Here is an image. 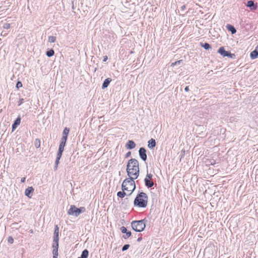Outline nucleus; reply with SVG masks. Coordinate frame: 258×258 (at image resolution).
Masks as SVG:
<instances>
[{
  "label": "nucleus",
  "mask_w": 258,
  "mask_h": 258,
  "mask_svg": "<svg viewBox=\"0 0 258 258\" xmlns=\"http://www.w3.org/2000/svg\"><path fill=\"white\" fill-rule=\"evenodd\" d=\"M141 240V238H139L138 239V241H140Z\"/></svg>",
  "instance_id": "nucleus-42"
},
{
  "label": "nucleus",
  "mask_w": 258,
  "mask_h": 258,
  "mask_svg": "<svg viewBox=\"0 0 258 258\" xmlns=\"http://www.w3.org/2000/svg\"><path fill=\"white\" fill-rule=\"evenodd\" d=\"M69 132H70L69 128H68L67 127H65L63 131L62 136L61 138V140H64L65 141H67Z\"/></svg>",
  "instance_id": "nucleus-12"
},
{
  "label": "nucleus",
  "mask_w": 258,
  "mask_h": 258,
  "mask_svg": "<svg viewBox=\"0 0 258 258\" xmlns=\"http://www.w3.org/2000/svg\"><path fill=\"white\" fill-rule=\"evenodd\" d=\"M202 47H204L206 50H208L211 48V45L208 43H201Z\"/></svg>",
  "instance_id": "nucleus-25"
},
{
  "label": "nucleus",
  "mask_w": 258,
  "mask_h": 258,
  "mask_svg": "<svg viewBox=\"0 0 258 258\" xmlns=\"http://www.w3.org/2000/svg\"><path fill=\"white\" fill-rule=\"evenodd\" d=\"M185 9H186V6L185 5H183V6H182L181 7V11H184Z\"/></svg>",
  "instance_id": "nucleus-39"
},
{
  "label": "nucleus",
  "mask_w": 258,
  "mask_h": 258,
  "mask_svg": "<svg viewBox=\"0 0 258 258\" xmlns=\"http://www.w3.org/2000/svg\"><path fill=\"white\" fill-rule=\"evenodd\" d=\"M126 172L129 177L137 178L139 175V164L138 161L132 158L128 161Z\"/></svg>",
  "instance_id": "nucleus-1"
},
{
  "label": "nucleus",
  "mask_w": 258,
  "mask_h": 258,
  "mask_svg": "<svg viewBox=\"0 0 258 258\" xmlns=\"http://www.w3.org/2000/svg\"><path fill=\"white\" fill-rule=\"evenodd\" d=\"M88 255L89 251L86 249L82 251L81 256L78 258H87L88 257Z\"/></svg>",
  "instance_id": "nucleus-20"
},
{
  "label": "nucleus",
  "mask_w": 258,
  "mask_h": 258,
  "mask_svg": "<svg viewBox=\"0 0 258 258\" xmlns=\"http://www.w3.org/2000/svg\"><path fill=\"white\" fill-rule=\"evenodd\" d=\"M25 179H26L25 177H23L21 178V181L22 182H24L25 181Z\"/></svg>",
  "instance_id": "nucleus-41"
},
{
  "label": "nucleus",
  "mask_w": 258,
  "mask_h": 258,
  "mask_svg": "<svg viewBox=\"0 0 258 258\" xmlns=\"http://www.w3.org/2000/svg\"><path fill=\"white\" fill-rule=\"evenodd\" d=\"M85 211L86 208L84 207L78 208L75 205H71L68 212V214L70 215H73L76 217H78L81 213H83Z\"/></svg>",
  "instance_id": "nucleus-5"
},
{
  "label": "nucleus",
  "mask_w": 258,
  "mask_h": 258,
  "mask_svg": "<svg viewBox=\"0 0 258 258\" xmlns=\"http://www.w3.org/2000/svg\"><path fill=\"white\" fill-rule=\"evenodd\" d=\"M55 40L56 37L54 36H51L48 37V41L50 43H53L55 41Z\"/></svg>",
  "instance_id": "nucleus-29"
},
{
  "label": "nucleus",
  "mask_w": 258,
  "mask_h": 258,
  "mask_svg": "<svg viewBox=\"0 0 258 258\" xmlns=\"http://www.w3.org/2000/svg\"><path fill=\"white\" fill-rule=\"evenodd\" d=\"M29 232H30V233H32V230H30Z\"/></svg>",
  "instance_id": "nucleus-44"
},
{
  "label": "nucleus",
  "mask_w": 258,
  "mask_h": 258,
  "mask_svg": "<svg viewBox=\"0 0 258 258\" xmlns=\"http://www.w3.org/2000/svg\"><path fill=\"white\" fill-rule=\"evenodd\" d=\"M145 184L146 187L148 188H151L153 187L154 185V182L152 179H149L148 178H145L144 179Z\"/></svg>",
  "instance_id": "nucleus-11"
},
{
  "label": "nucleus",
  "mask_w": 258,
  "mask_h": 258,
  "mask_svg": "<svg viewBox=\"0 0 258 258\" xmlns=\"http://www.w3.org/2000/svg\"><path fill=\"white\" fill-rule=\"evenodd\" d=\"M148 197L147 195L144 192H141L139 193L134 201L135 206L140 208H145L147 207L148 203Z\"/></svg>",
  "instance_id": "nucleus-3"
},
{
  "label": "nucleus",
  "mask_w": 258,
  "mask_h": 258,
  "mask_svg": "<svg viewBox=\"0 0 258 258\" xmlns=\"http://www.w3.org/2000/svg\"><path fill=\"white\" fill-rule=\"evenodd\" d=\"M218 52L224 57L227 56L230 58H232L233 56L234 55V54L231 53L230 52L226 51L223 47H220L218 50Z\"/></svg>",
  "instance_id": "nucleus-6"
},
{
  "label": "nucleus",
  "mask_w": 258,
  "mask_h": 258,
  "mask_svg": "<svg viewBox=\"0 0 258 258\" xmlns=\"http://www.w3.org/2000/svg\"><path fill=\"white\" fill-rule=\"evenodd\" d=\"M66 142L67 141H65L64 140H60V143L59 145L57 155H59V156H62V154L64 150V147L66 145Z\"/></svg>",
  "instance_id": "nucleus-9"
},
{
  "label": "nucleus",
  "mask_w": 258,
  "mask_h": 258,
  "mask_svg": "<svg viewBox=\"0 0 258 258\" xmlns=\"http://www.w3.org/2000/svg\"><path fill=\"white\" fill-rule=\"evenodd\" d=\"M3 27L4 29H8L10 28V24L8 23H5L3 24Z\"/></svg>",
  "instance_id": "nucleus-31"
},
{
  "label": "nucleus",
  "mask_w": 258,
  "mask_h": 258,
  "mask_svg": "<svg viewBox=\"0 0 258 258\" xmlns=\"http://www.w3.org/2000/svg\"><path fill=\"white\" fill-rule=\"evenodd\" d=\"M111 81L112 80L111 78H108L106 79L103 83L102 89H104L106 88L108 86L109 84H110Z\"/></svg>",
  "instance_id": "nucleus-16"
},
{
  "label": "nucleus",
  "mask_w": 258,
  "mask_h": 258,
  "mask_svg": "<svg viewBox=\"0 0 258 258\" xmlns=\"http://www.w3.org/2000/svg\"><path fill=\"white\" fill-rule=\"evenodd\" d=\"M148 147L150 148V149H152L154 147H155L156 146V141L154 139H151L149 141H148Z\"/></svg>",
  "instance_id": "nucleus-17"
},
{
  "label": "nucleus",
  "mask_w": 258,
  "mask_h": 258,
  "mask_svg": "<svg viewBox=\"0 0 258 258\" xmlns=\"http://www.w3.org/2000/svg\"><path fill=\"white\" fill-rule=\"evenodd\" d=\"M58 241H59V236L53 235L52 248L57 249L58 248Z\"/></svg>",
  "instance_id": "nucleus-10"
},
{
  "label": "nucleus",
  "mask_w": 258,
  "mask_h": 258,
  "mask_svg": "<svg viewBox=\"0 0 258 258\" xmlns=\"http://www.w3.org/2000/svg\"><path fill=\"white\" fill-rule=\"evenodd\" d=\"M120 230L122 233L125 234L122 236V237L124 239H127V238H129L132 235L131 232L130 231H128L127 230L126 228L124 226L121 227L120 228Z\"/></svg>",
  "instance_id": "nucleus-8"
},
{
  "label": "nucleus",
  "mask_w": 258,
  "mask_h": 258,
  "mask_svg": "<svg viewBox=\"0 0 258 258\" xmlns=\"http://www.w3.org/2000/svg\"><path fill=\"white\" fill-rule=\"evenodd\" d=\"M52 253H53V258H57V256L58 254V249H53Z\"/></svg>",
  "instance_id": "nucleus-26"
},
{
  "label": "nucleus",
  "mask_w": 258,
  "mask_h": 258,
  "mask_svg": "<svg viewBox=\"0 0 258 258\" xmlns=\"http://www.w3.org/2000/svg\"><path fill=\"white\" fill-rule=\"evenodd\" d=\"M184 90L186 92H188L189 91V88H188V86H186L185 88H184Z\"/></svg>",
  "instance_id": "nucleus-40"
},
{
  "label": "nucleus",
  "mask_w": 258,
  "mask_h": 258,
  "mask_svg": "<svg viewBox=\"0 0 258 258\" xmlns=\"http://www.w3.org/2000/svg\"><path fill=\"white\" fill-rule=\"evenodd\" d=\"M246 6L251 10H255L257 8L256 4H255L254 2L252 1H248L247 3Z\"/></svg>",
  "instance_id": "nucleus-13"
},
{
  "label": "nucleus",
  "mask_w": 258,
  "mask_h": 258,
  "mask_svg": "<svg viewBox=\"0 0 258 258\" xmlns=\"http://www.w3.org/2000/svg\"><path fill=\"white\" fill-rule=\"evenodd\" d=\"M250 56L251 59H254L258 57V51L256 49H255L253 51H252L250 54Z\"/></svg>",
  "instance_id": "nucleus-19"
},
{
  "label": "nucleus",
  "mask_w": 258,
  "mask_h": 258,
  "mask_svg": "<svg viewBox=\"0 0 258 258\" xmlns=\"http://www.w3.org/2000/svg\"><path fill=\"white\" fill-rule=\"evenodd\" d=\"M20 117H17L12 125V131H14L18 127V126L20 124Z\"/></svg>",
  "instance_id": "nucleus-15"
},
{
  "label": "nucleus",
  "mask_w": 258,
  "mask_h": 258,
  "mask_svg": "<svg viewBox=\"0 0 258 258\" xmlns=\"http://www.w3.org/2000/svg\"><path fill=\"white\" fill-rule=\"evenodd\" d=\"M125 191H120L117 193V196L121 198H124L126 195L127 196L128 194L125 192Z\"/></svg>",
  "instance_id": "nucleus-21"
},
{
  "label": "nucleus",
  "mask_w": 258,
  "mask_h": 258,
  "mask_svg": "<svg viewBox=\"0 0 258 258\" xmlns=\"http://www.w3.org/2000/svg\"><path fill=\"white\" fill-rule=\"evenodd\" d=\"M32 191V186L28 187L25 190V195L28 196L29 198L31 197V196H30L31 192Z\"/></svg>",
  "instance_id": "nucleus-23"
},
{
  "label": "nucleus",
  "mask_w": 258,
  "mask_h": 258,
  "mask_svg": "<svg viewBox=\"0 0 258 258\" xmlns=\"http://www.w3.org/2000/svg\"><path fill=\"white\" fill-rule=\"evenodd\" d=\"M255 49H256V50H257V51H258V45L256 47Z\"/></svg>",
  "instance_id": "nucleus-43"
},
{
  "label": "nucleus",
  "mask_w": 258,
  "mask_h": 258,
  "mask_svg": "<svg viewBox=\"0 0 258 258\" xmlns=\"http://www.w3.org/2000/svg\"><path fill=\"white\" fill-rule=\"evenodd\" d=\"M136 147L135 143L132 140H128L125 145V147L128 149H133Z\"/></svg>",
  "instance_id": "nucleus-14"
},
{
  "label": "nucleus",
  "mask_w": 258,
  "mask_h": 258,
  "mask_svg": "<svg viewBox=\"0 0 258 258\" xmlns=\"http://www.w3.org/2000/svg\"><path fill=\"white\" fill-rule=\"evenodd\" d=\"M136 178L130 177L126 178L121 185L122 190L128 192L127 196H130L136 188V184L134 181Z\"/></svg>",
  "instance_id": "nucleus-2"
},
{
  "label": "nucleus",
  "mask_w": 258,
  "mask_h": 258,
  "mask_svg": "<svg viewBox=\"0 0 258 258\" xmlns=\"http://www.w3.org/2000/svg\"><path fill=\"white\" fill-rule=\"evenodd\" d=\"M16 88L19 89L22 87V84L21 82L18 81L16 84Z\"/></svg>",
  "instance_id": "nucleus-35"
},
{
  "label": "nucleus",
  "mask_w": 258,
  "mask_h": 258,
  "mask_svg": "<svg viewBox=\"0 0 258 258\" xmlns=\"http://www.w3.org/2000/svg\"><path fill=\"white\" fill-rule=\"evenodd\" d=\"M54 51L52 49H50L47 50L46 52V55L49 57L52 56L54 55Z\"/></svg>",
  "instance_id": "nucleus-24"
},
{
  "label": "nucleus",
  "mask_w": 258,
  "mask_h": 258,
  "mask_svg": "<svg viewBox=\"0 0 258 258\" xmlns=\"http://www.w3.org/2000/svg\"><path fill=\"white\" fill-rule=\"evenodd\" d=\"M61 156L59 155H57L55 161V167H54V170H57L58 164L59 163V160L61 158Z\"/></svg>",
  "instance_id": "nucleus-22"
},
{
  "label": "nucleus",
  "mask_w": 258,
  "mask_h": 258,
  "mask_svg": "<svg viewBox=\"0 0 258 258\" xmlns=\"http://www.w3.org/2000/svg\"><path fill=\"white\" fill-rule=\"evenodd\" d=\"M227 29L231 32L232 34H235L236 32V30L234 27L231 25L228 24L226 26Z\"/></svg>",
  "instance_id": "nucleus-18"
},
{
  "label": "nucleus",
  "mask_w": 258,
  "mask_h": 258,
  "mask_svg": "<svg viewBox=\"0 0 258 258\" xmlns=\"http://www.w3.org/2000/svg\"><path fill=\"white\" fill-rule=\"evenodd\" d=\"M8 242L10 244H12L14 242L13 238L12 236H9L8 239Z\"/></svg>",
  "instance_id": "nucleus-33"
},
{
  "label": "nucleus",
  "mask_w": 258,
  "mask_h": 258,
  "mask_svg": "<svg viewBox=\"0 0 258 258\" xmlns=\"http://www.w3.org/2000/svg\"><path fill=\"white\" fill-rule=\"evenodd\" d=\"M54 235L59 236V228L57 225L55 226Z\"/></svg>",
  "instance_id": "nucleus-27"
},
{
  "label": "nucleus",
  "mask_w": 258,
  "mask_h": 258,
  "mask_svg": "<svg viewBox=\"0 0 258 258\" xmlns=\"http://www.w3.org/2000/svg\"><path fill=\"white\" fill-rule=\"evenodd\" d=\"M182 60L181 59V60H177V61H176L174 62H172L171 64V67H174L175 66H176V65H179L180 64L181 62H182Z\"/></svg>",
  "instance_id": "nucleus-28"
},
{
  "label": "nucleus",
  "mask_w": 258,
  "mask_h": 258,
  "mask_svg": "<svg viewBox=\"0 0 258 258\" xmlns=\"http://www.w3.org/2000/svg\"><path fill=\"white\" fill-rule=\"evenodd\" d=\"M139 154L140 157L144 161H146L147 156L146 154V150L144 147H141L139 149Z\"/></svg>",
  "instance_id": "nucleus-7"
},
{
  "label": "nucleus",
  "mask_w": 258,
  "mask_h": 258,
  "mask_svg": "<svg viewBox=\"0 0 258 258\" xmlns=\"http://www.w3.org/2000/svg\"><path fill=\"white\" fill-rule=\"evenodd\" d=\"M35 146L38 148L40 146V141L39 139H36L35 141Z\"/></svg>",
  "instance_id": "nucleus-30"
},
{
  "label": "nucleus",
  "mask_w": 258,
  "mask_h": 258,
  "mask_svg": "<svg viewBox=\"0 0 258 258\" xmlns=\"http://www.w3.org/2000/svg\"><path fill=\"white\" fill-rule=\"evenodd\" d=\"M147 220L145 219L133 221L131 223L132 229L136 232H142L146 227V223Z\"/></svg>",
  "instance_id": "nucleus-4"
},
{
  "label": "nucleus",
  "mask_w": 258,
  "mask_h": 258,
  "mask_svg": "<svg viewBox=\"0 0 258 258\" xmlns=\"http://www.w3.org/2000/svg\"><path fill=\"white\" fill-rule=\"evenodd\" d=\"M23 101H24L23 99H20V100L18 102V105L19 106L21 105L23 103Z\"/></svg>",
  "instance_id": "nucleus-37"
},
{
  "label": "nucleus",
  "mask_w": 258,
  "mask_h": 258,
  "mask_svg": "<svg viewBox=\"0 0 258 258\" xmlns=\"http://www.w3.org/2000/svg\"><path fill=\"white\" fill-rule=\"evenodd\" d=\"M153 175L151 173H147L146 175V177L145 178H148L149 179H152Z\"/></svg>",
  "instance_id": "nucleus-34"
},
{
  "label": "nucleus",
  "mask_w": 258,
  "mask_h": 258,
  "mask_svg": "<svg viewBox=\"0 0 258 258\" xmlns=\"http://www.w3.org/2000/svg\"><path fill=\"white\" fill-rule=\"evenodd\" d=\"M130 245L128 244H125L122 247V251H125L130 247Z\"/></svg>",
  "instance_id": "nucleus-32"
},
{
  "label": "nucleus",
  "mask_w": 258,
  "mask_h": 258,
  "mask_svg": "<svg viewBox=\"0 0 258 258\" xmlns=\"http://www.w3.org/2000/svg\"><path fill=\"white\" fill-rule=\"evenodd\" d=\"M131 155V152L130 151L127 152L125 155V158H127L130 157Z\"/></svg>",
  "instance_id": "nucleus-36"
},
{
  "label": "nucleus",
  "mask_w": 258,
  "mask_h": 258,
  "mask_svg": "<svg viewBox=\"0 0 258 258\" xmlns=\"http://www.w3.org/2000/svg\"><path fill=\"white\" fill-rule=\"evenodd\" d=\"M107 59H108V57H107V56L106 55L104 56H103V61H104V62L106 61L107 60Z\"/></svg>",
  "instance_id": "nucleus-38"
}]
</instances>
